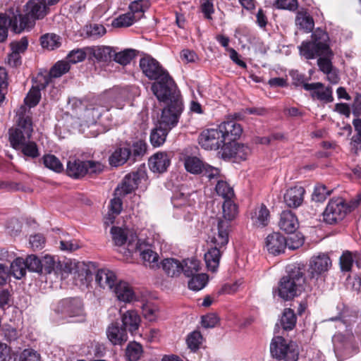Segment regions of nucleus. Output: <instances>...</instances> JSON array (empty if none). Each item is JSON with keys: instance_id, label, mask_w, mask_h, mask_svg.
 <instances>
[{"instance_id": "obj_25", "label": "nucleus", "mask_w": 361, "mask_h": 361, "mask_svg": "<svg viewBox=\"0 0 361 361\" xmlns=\"http://www.w3.org/2000/svg\"><path fill=\"white\" fill-rule=\"evenodd\" d=\"M122 326L130 333L138 329L140 323V317L135 310H128L122 315Z\"/></svg>"}, {"instance_id": "obj_27", "label": "nucleus", "mask_w": 361, "mask_h": 361, "mask_svg": "<svg viewBox=\"0 0 361 361\" xmlns=\"http://www.w3.org/2000/svg\"><path fill=\"white\" fill-rule=\"evenodd\" d=\"M136 251L140 252V256L143 260L145 266H149L151 268L157 267L159 255L150 247H147L146 248L142 249L141 245H140L136 247Z\"/></svg>"}, {"instance_id": "obj_47", "label": "nucleus", "mask_w": 361, "mask_h": 361, "mask_svg": "<svg viewBox=\"0 0 361 361\" xmlns=\"http://www.w3.org/2000/svg\"><path fill=\"white\" fill-rule=\"evenodd\" d=\"M41 98L40 88L39 86L32 87L27 97L25 98V103L30 107L36 106Z\"/></svg>"}, {"instance_id": "obj_10", "label": "nucleus", "mask_w": 361, "mask_h": 361, "mask_svg": "<svg viewBox=\"0 0 361 361\" xmlns=\"http://www.w3.org/2000/svg\"><path fill=\"white\" fill-rule=\"evenodd\" d=\"M198 143L207 150H217L224 143L223 134L219 128L203 130L198 137Z\"/></svg>"}, {"instance_id": "obj_19", "label": "nucleus", "mask_w": 361, "mask_h": 361, "mask_svg": "<svg viewBox=\"0 0 361 361\" xmlns=\"http://www.w3.org/2000/svg\"><path fill=\"white\" fill-rule=\"evenodd\" d=\"M171 163L170 157L166 152H157L149 159V167L154 173H161L166 171Z\"/></svg>"}, {"instance_id": "obj_2", "label": "nucleus", "mask_w": 361, "mask_h": 361, "mask_svg": "<svg viewBox=\"0 0 361 361\" xmlns=\"http://www.w3.org/2000/svg\"><path fill=\"white\" fill-rule=\"evenodd\" d=\"M18 117L16 127L11 128L8 132L10 143L13 148L21 149L25 156L36 158L39 155L37 146L29 141L33 131L31 113L21 106Z\"/></svg>"}, {"instance_id": "obj_36", "label": "nucleus", "mask_w": 361, "mask_h": 361, "mask_svg": "<svg viewBox=\"0 0 361 361\" xmlns=\"http://www.w3.org/2000/svg\"><path fill=\"white\" fill-rule=\"evenodd\" d=\"M181 267L184 275L186 277H190L200 271V263L199 260L195 258L186 259L181 262Z\"/></svg>"}, {"instance_id": "obj_56", "label": "nucleus", "mask_w": 361, "mask_h": 361, "mask_svg": "<svg viewBox=\"0 0 361 361\" xmlns=\"http://www.w3.org/2000/svg\"><path fill=\"white\" fill-rule=\"evenodd\" d=\"M42 264V274H51L55 269L56 262L54 257L51 256H45L42 260H41Z\"/></svg>"}, {"instance_id": "obj_15", "label": "nucleus", "mask_w": 361, "mask_h": 361, "mask_svg": "<svg viewBox=\"0 0 361 361\" xmlns=\"http://www.w3.org/2000/svg\"><path fill=\"white\" fill-rule=\"evenodd\" d=\"M265 244L269 252L274 255L283 252L288 245L287 239L278 232L269 234L266 238Z\"/></svg>"}, {"instance_id": "obj_4", "label": "nucleus", "mask_w": 361, "mask_h": 361, "mask_svg": "<svg viewBox=\"0 0 361 361\" xmlns=\"http://www.w3.org/2000/svg\"><path fill=\"white\" fill-rule=\"evenodd\" d=\"M59 0H29L25 6L24 15L14 16L11 21L13 23V32L20 33L25 29H30L37 20L44 18L49 12V6L57 4Z\"/></svg>"}, {"instance_id": "obj_59", "label": "nucleus", "mask_w": 361, "mask_h": 361, "mask_svg": "<svg viewBox=\"0 0 361 361\" xmlns=\"http://www.w3.org/2000/svg\"><path fill=\"white\" fill-rule=\"evenodd\" d=\"M236 145H238V142H235L233 141H229L228 143L224 142V143L221 147L223 157L226 158H235V149H237Z\"/></svg>"}, {"instance_id": "obj_43", "label": "nucleus", "mask_w": 361, "mask_h": 361, "mask_svg": "<svg viewBox=\"0 0 361 361\" xmlns=\"http://www.w3.org/2000/svg\"><path fill=\"white\" fill-rule=\"evenodd\" d=\"M60 37L56 34H46L41 37L42 47L53 50L61 45Z\"/></svg>"}, {"instance_id": "obj_18", "label": "nucleus", "mask_w": 361, "mask_h": 361, "mask_svg": "<svg viewBox=\"0 0 361 361\" xmlns=\"http://www.w3.org/2000/svg\"><path fill=\"white\" fill-rule=\"evenodd\" d=\"M218 128L223 134L224 142H226V140L235 141L240 137L243 133L241 126L233 120L224 121Z\"/></svg>"}, {"instance_id": "obj_34", "label": "nucleus", "mask_w": 361, "mask_h": 361, "mask_svg": "<svg viewBox=\"0 0 361 361\" xmlns=\"http://www.w3.org/2000/svg\"><path fill=\"white\" fill-rule=\"evenodd\" d=\"M149 6L150 3L149 0L134 1L129 5V12L133 13L137 20H138L143 16L144 13Z\"/></svg>"}, {"instance_id": "obj_61", "label": "nucleus", "mask_w": 361, "mask_h": 361, "mask_svg": "<svg viewBox=\"0 0 361 361\" xmlns=\"http://www.w3.org/2000/svg\"><path fill=\"white\" fill-rule=\"evenodd\" d=\"M1 335L7 341H16L18 337V333L14 327L4 326L1 329Z\"/></svg>"}, {"instance_id": "obj_16", "label": "nucleus", "mask_w": 361, "mask_h": 361, "mask_svg": "<svg viewBox=\"0 0 361 361\" xmlns=\"http://www.w3.org/2000/svg\"><path fill=\"white\" fill-rule=\"evenodd\" d=\"M305 190L302 186H294L286 190L283 195L284 202L290 208L300 207L304 200Z\"/></svg>"}, {"instance_id": "obj_21", "label": "nucleus", "mask_w": 361, "mask_h": 361, "mask_svg": "<svg viewBox=\"0 0 361 361\" xmlns=\"http://www.w3.org/2000/svg\"><path fill=\"white\" fill-rule=\"evenodd\" d=\"M298 219L291 211H283L281 214L279 226L286 233H293L298 228Z\"/></svg>"}, {"instance_id": "obj_30", "label": "nucleus", "mask_w": 361, "mask_h": 361, "mask_svg": "<svg viewBox=\"0 0 361 361\" xmlns=\"http://www.w3.org/2000/svg\"><path fill=\"white\" fill-rule=\"evenodd\" d=\"M88 49L98 61L108 62L113 59L114 49L110 47L102 46Z\"/></svg>"}, {"instance_id": "obj_51", "label": "nucleus", "mask_w": 361, "mask_h": 361, "mask_svg": "<svg viewBox=\"0 0 361 361\" xmlns=\"http://www.w3.org/2000/svg\"><path fill=\"white\" fill-rule=\"evenodd\" d=\"M26 268L33 272L40 273L42 271L41 260L35 255H29L25 259Z\"/></svg>"}, {"instance_id": "obj_62", "label": "nucleus", "mask_w": 361, "mask_h": 361, "mask_svg": "<svg viewBox=\"0 0 361 361\" xmlns=\"http://www.w3.org/2000/svg\"><path fill=\"white\" fill-rule=\"evenodd\" d=\"M274 6L279 9L294 11L298 8L297 0H276Z\"/></svg>"}, {"instance_id": "obj_20", "label": "nucleus", "mask_w": 361, "mask_h": 361, "mask_svg": "<svg viewBox=\"0 0 361 361\" xmlns=\"http://www.w3.org/2000/svg\"><path fill=\"white\" fill-rule=\"evenodd\" d=\"M106 335L113 345H122L128 340L126 330L118 322L112 323L107 328Z\"/></svg>"}, {"instance_id": "obj_64", "label": "nucleus", "mask_w": 361, "mask_h": 361, "mask_svg": "<svg viewBox=\"0 0 361 361\" xmlns=\"http://www.w3.org/2000/svg\"><path fill=\"white\" fill-rule=\"evenodd\" d=\"M85 166L90 175L99 174L104 169V166L100 162L92 160L85 161Z\"/></svg>"}, {"instance_id": "obj_17", "label": "nucleus", "mask_w": 361, "mask_h": 361, "mask_svg": "<svg viewBox=\"0 0 361 361\" xmlns=\"http://www.w3.org/2000/svg\"><path fill=\"white\" fill-rule=\"evenodd\" d=\"M140 180L138 172L131 173L126 176L122 184L114 191V196L124 197L131 193L137 187Z\"/></svg>"}, {"instance_id": "obj_22", "label": "nucleus", "mask_w": 361, "mask_h": 361, "mask_svg": "<svg viewBox=\"0 0 361 361\" xmlns=\"http://www.w3.org/2000/svg\"><path fill=\"white\" fill-rule=\"evenodd\" d=\"M66 174L75 179H80L87 174L85 161L77 159L68 161L66 170Z\"/></svg>"}, {"instance_id": "obj_38", "label": "nucleus", "mask_w": 361, "mask_h": 361, "mask_svg": "<svg viewBox=\"0 0 361 361\" xmlns=\"http://www.w3.org/2000/svg\"><path fill=\"white\" fill-rule=\"evenodd\" d=\"M190 277L191 279L188 281V287L195 291L202 289L208 282V276L206 274H198L197 272Z\"/></svg>"}, {"instance_id": "obj_26", "label": "nucleus", "mask_w": 361, "mask_h": 361, "mask_svg": "<svg viewBox=\"0 0 361 361\" xmlns=\"http://www.w3.org/2000/svg\"><path fill=\"white\" fill-rule=\"evenodd\" d=\"M224 249V247L214 245L204 254L207 266L212 271H214L219 267L220 257Z\"/></svg>"}, {"instance_id": "obj_55", "label": "nucleus", "mask_w": 361, "mask_h": 361, "mask_svg": "<svg viewBox=\"0 0 361 361\" xmlns=\"http://www.w3.org/2000/svg\"><path fill=\"white\" fill-rule=\"evenodd\" d=\"M202 335L200 331H195L190 334L187 338V343L188 347L192 350H196L199 348L202 342Z\"/></svg>"}, {"instance_id": "obj_44", "label": "nucleus", "mask_w": 361, "mask_h": 361, "mask_svg": "<svg viewBox=\"0 0 361 361\" xmlns=\"http://www.w3.org/2000/svg\"><path fill=\"white\" fill-rule=\"evenodd\" d=\"M137 19L132 13H126L119 16L112 22V25L116 27H128L133 25Z\"/></svg>"}, {"instance_id": "obj_52", "label": "nucleus", "mask_w": 361, "mask_h": 361, "mask_svg": "<svg viewBox=\"0 0 361 361\" xmlns=\"http://www.w3.org/2000/svg\"><path fill=\"white\" fill-rule=\"evenodd\" d=\"M106 28L100 24L93 23L86 26V33L89 37L98 38L106 33Z\"/></svg>"}, {"instance_id": "obj_50", "label": "nucleus", "mask_w": 361, "mask_h": 361, "mask_svg": "<svg viewBox=\"0 0 361 361\" xmlns=\"http://www.w3.org/2000/svg\"><path fill=\"white\" fill-rule=\"evenodd\" d=\"M334 53L332 51L331 55L318 56L317 65L319 66V70L324 73H329L333 68V65L331 62Z\"/></svg>"}, {"instance_id": "obj_11", "label": "nucleus", "mask_w": 361, "mask_h": 361, "mask_svg": "<svg viewBox=\"0 0 361 361\" xmlns=\"http://www.w3.org/2000/svg\"><path fill=\"white\" fill-rule=\"evenodd\" d=\"M56 311L70 317L79 316L83 312L82 303L78 298L63 299L59 302Z\"/></svg>"}, {"instance_id": "obj_46", "label": "nucleus", "mask_w": 361, "mask_h": 361, "mask_svg": "<svg viewBox=\"0 0 361 361\" xmlns=\"http://www.w3.org/2000/svg\"><path fill=\"white\" fill-rule=\"evenodd\" d=\"M70 70L69 63L64 61H58L50 70L49 76L59 78L68 72Z\"/></svg>"}, {"instance_id": "obj_41", "label": "nucleus", "mask_w": 361, "mask_h": 361, "mask_svg": "<svg viewBox=\"0 0 361 361\" xmlns=\"http://www.w3.org/2000/svg\"><path fill=\"white\" fill-rule=\"evenodd\" d=\"M43 163L47 168L56 173H60L63 170V164L60 160L53 154L44 155L43 157Z\"/></svg>"}, {"instance_id": "obj_13", "label": "nucleus", "mask_w": 361, "mask_h": 361, "mask_svg": "<svg viewBox=\"0 0 361 361\" xmlns=\"http://www.w3.org/2000/svg\"><path fill=\"white\" fill-rule=\"evenodd\" d=\"M231 224L226 221L218 220L216 228L213 231L211 243L215 246L225 248L228 243Z\"/></svg>"}, {"instance_id": "obj_63", "label": "nucleus", "mask_w": 361, "mask_h": 361, "mask_svg": "<svg viewBox=\"0 0 361 361\" xmlns=\"http://www.w3.org/2000/svg\"><path fill=\"white\" fill-rule=\"evenodd\" d=\"M121 196H115L110 201L109 209L113 215H118L123 209Z\"/></svg>"}, {"instance_id": "obj_35", "label": "nucleus", "mask_w": 361, "mask_h": 361, "mask_svg": "<svg viewBox=\"0 0 361 361\" xmlns=\"http://www.w3.org/2000/svg\"><path fill=\"white\" fill-rule=\"evenodd\" d=\"M25 261L20 257L16 258L10 266V274L16 279H21L26 274Z\"/></svg>"}, {"instance_id": "obj_12", "label": "nucleus", "mask_w": 361, "mask_h": 361, "mask_svg": "<svg viewBox=\"0 0 361 361\" xmlns=\"http://www.w3.org/2000/svg\"><path fill=\"white\" fill-rule=\"evenodd\" d=\"M331 267V260L326 254L313 257L310 263L308 273L311 278H315L327 271Z\"/></svg>"}, {"instance_id": "obj_6", "label": "nucleus", "mask_w": 361, "mask_h": 361, "mask_svg": "<svg viewBox=\"0 0 361 361\" xmlns=\"http://www.w3.org/2000/svg\"><path fill=\"white\" fill-rule=\"evenodd\" d=\"M329 42L328 33L321 28H317L312 32L310 40L302 42L299 47L300 53L306 59L331 55Z\"/></svg>"}, {"instance_id": "obj_29", "label": "nucleus", "mask_w": 361, "mask_h": 361, "mask_svg": "<svg viewBox=\"0 0 361 361\" xmlns=\"http://www.w3.org/2000/svg\"><path fill=\"white\" fill-rule=\"evenodd\" d=\"M296 321L297 317L294 311L290 308H286L276 326H280L285 331H290L295 326Z\"/></svg>"}, {"instance_id": "obj_7", "label": "nucleus", "mask_w": 361, "mask_h": 361, "mask_svg": "<svg viewBox=\"0 0 361 361\" xmlns=\"http://www.w3.org/2000/svg\"><path fill=\"white\" fill-rule=\"evenodd\" d=\"M147 152V144L143 140L134 142L132 146L129 143L115 149L109 157L111 166H118L128 162L134 164L141 159Z\"/></svg>"}, {"instance_id": "obj_1", "label": "nucleus", "mask_w": 361, "mask_h": 361, "mask_svg": "<svg viewBox=\"0 0 361 361\" xmlns=\"http://www.w3.org/2000/svg\"><path fill=\"white\" fill-rule=\"evenodd\" d=\"M140 67L145 76L149 80H155L151 89L159 101L182 99L174 80L159 61L147 56L140 59Z\"/></svg>"}, {"instance_id": "obj_58", "label": "nucleus", "mask_w": 361, "mask_h": 361, "mask_svg": "<svg viewBox=\"0 0 361 361\" xmlns=\"http://www.w3.org/2000/svg\"><path fill=\"white\" fill-rule=\"evenodd\" d=\"M200 8L204 18L212 20V15L214 13L213 0H200Z\"/></svg>"}, {"instance_id": "obj_49", "label": "nucleus", "mask_w": 361, "mask_h": 361, "mask_svg": "<svg viewBox=\"0 0 361 361\" xmlns=\"http://www.w3.org/2000/svg\"><path fill=\"white\" fill-rule=\"evenodd\" d=\"M111 233L116 245L121 246L127 241L128 236L126 231L119 227L113 226Z\"/></svg>"}, {"instance_id": "obj_45", "label": "nucleus", "mask_w": 361, "mask_h": 361, "mask_svg": "<svg viewBox=\"0 0 361 361\" xmlns=\"http://www.w3.org/2000/svg\"><path fill=\"white\" fill-rule=\"evenodd\" d=\"M13 19L14 16L9 18L6 14L0 13V42L7 38L8 26H11L13 30V23H11Z\"/></svg>"}, {"instance_id": "obj_32", "label": "nucleus", "mask_w": 361, "mask_h": 361, "mask_svg": "<svg viewBox=\"0 0 361 361\" xmlns=\"http://www.w3.org/2000/svg\"><path fill=\"white\" fill-rule=\"evenodd\" d=\"M77 271L75 276L76 283L80 281V285H86L92 280V272L90 267L85 263H78L77 265Z\"/></svg>"}, {"instance_id": "obj_31", "label": "nucleus", "mask_w": 361, "mask_h": 361, "mask_svg": "<svg viewBox=\"0 0 361 361\" xmlns=\"http://www.w3.org/2000/svg\"><path fill=\"white\" fill-rule=\"evenodd\" d=\"M223 216L219 218V221H226L228 224H232V221L235 219L238 214L237 205L231 200H224L222 205Z\"/></svg>"}, {"instance_id": "obj_5", "label": "nucleus", "mask_w": 361, "mask_h": 361, "mask_svg": "<svg viewBox=\"0 0 361 361\" xmlns=\"http://www.w3.org/2000/svg\"><path fill=\"white\" fill-rule=\"evenodd\" d=\"M304 267L290 264L286 267L287 274L283 276L279 284V295L285 300H290L300 292L305 282Z\"/></svg>"}, {"instance_id": "obj_39", "label": "nucleus", "mask_w": 361, "mask_h": 361, "mask_svg": "<svg viewBox=\"0 0 361 361\" xmlns=\"http://www.w3.org/2000/svg\"><path fill=\"white\" fill-rule=\"evenodd\" d=\"M142 353V346L137 342L129 343L126 350V355L129 361H137Z\"/></svg>"}, {"instance_id": "obj_40", "label": "nucleus", "mask_w": 361, "mask_h": 361, "mask_svg": "<svg viewBox=\"0 0 361 361\" xmlns=\"http://www.w3.org/2000/svg\"><path fill=\"white\" fill-rule=\"evenodd\" d=\"M135 56V50L134 49H125L118 53H116L114 50L113 60L121 65L125 66L130 63Z\"/></svg>"}, {"instance_id": "obj_33", "label": "nucleus", "mask_w": 361, "mask_h": 361, "mask_svg": "<svg viewBox=\"0 0 361 361\" xmlns=\"http://www.w3.org/2000/svg\"><path fill=\"white\" fill-rule=\"evenodd\" d=\"M205 164L197 157H187L184 161L186 171L192 174L202 173Z\"/></svg>"}, {"instance_id": "obj_14", "label": "nucleus", "mask_w": 361, "mask_h": 361, "mask_svg": "<svg viewBox=\"0 0 361 361\" xmlns=\"http://www.w3.org/2000/svg\"><path fill=\"white\" fill-rule=\"evenodd\" d=\"M303 87L305 90L312 91L311 97L314 99L316 98L326 103L334 101L331 87H327L324 88L322 82L304 83Z\"/></svg>"}, {"instance_id": "obj_8", "label": "nucleus", "mask_w": 361, "mask_h": 361, "mask_svg": "<svg viewBox=\"0 0 361 361\" xmlns=\"http://www.w3.org/2000/svg\"><path fill=\"white\" fill-rule=\"evenodd\" d=\"M270 352L273 357L279 360L297 361L298 360V345L280 336L273 338L270 344Z\"/></svg>"}, {"instance_id": "obj_57", "label": "nucleus", "mask_w": 361, "mask_h": 361, "mask_svg": "<svg viewBox=\"0 0 361 361\" xmlns=\"http://www.w3.org/2000/svg\"><path fill=\"white\" fill-rule=\"evenodd\" d=\"M86 58V53L82 49L72 50L67 56L68 63H76L82 61Z\"/></svg>"}, {"instance_id": "obj_54", "label": "nucleus", "mask_w": 361, "mask_h": 361, "mask_svg": "<svg viewBox=\"0 0 361 361\" xmlns=\"http://www.w3.org/2000/svg\"><path fill=\"white\" fill-rule=\"evenodd\" d=\"M269 221V211L265 205L262 204L257 214V224L259 226H265Z\"/></svg>"}, {"instance_id": "obj_37", "label": "nucleus", "mask_w": 361, "mask_h": 361, "mask_svg": "<svg viewBox=\"0 0 361 361\" xmlns=\"http://www.w3.org/2000/svg\"><path fill=\"white\" fill-rule=\"evenodd\" d=\"M296 25L307 32L312 31L314 23L312 16L307 13L299 12L295 19Z\"/></svg>"}, {"instance_id": "obj_28", "label": "nucleus", "mask_w": 361, "mask_h": 361, "mask_svg": "<svg viewBox=\"0 0 361 361\" xmlns=\"http://www.w3.org/2000/svg\"><path fill=\"white\" fill-rule=\"evenodd\" d=\"M161 267L164 272L171 277L179 276L183 270L181 262L174 258L164 259L161 262Z\"/></svg>"}, {"instance_id": "obj_60", "label": "nucleus", "mask_w": 361, "mask_h": 361, "mask_svg": "<svg viewBox=\"0 0 361 361\" xmlns=\"http://www.w3.org/2000/svg\"><path fill=\"white\" fill-rule=\"evenodd\" d=\"M20 361H41V356L33 349H25L20 355Z\"/></svg>"}, {"instance_id": "obj_3", "label": "nucleus", "mask_w": 361, "mask_h": 361, "mask_svg": "<svg viewBox=\"0 0 361 361\" xmlns=\"http://www.w3.org/2000/svg\"><path fill=\"white\" fill-rule=\"evenodd\" d=\"M164 102L166 106L162 110L158 124L150 134V142L154 147H159L164 143L169 132L177 125L183 110L182 99Z\"/></svg>"}, {"instance_id": "obj_53", "label": "nucleus", "mask_w": 361, "mask_h": 361, "mask_svg": "<svg viewBox=\"0 0 361 361\" xmlns=\"http://www.w3.org/2000/svg\"><path fill=\"white\" fill-rule=\"evenodd\" d=\"M354 260L355 261V258L352 256L351 252L348 251L344 252L340 258L341 270L344 271H350Z\"/></svg>"}, {"instance_id": "obj_23", "label": "nucleus", "mask_w": 361, "mask_h": 361, "mask_svg": "<svg viewBox=\"0 0 361 361\" xmlns=\"http://www.w3.org/2000/svg\"><path fill=\"white\" fill-rule=\"evenodd\" d=\"M96 281L103 288L113 289L116 283V276L114 272L107 269H100L95 277Z\"/></svg>"}, {"instance_id": "obj_42", "label": "nucleus", "mask_w": 361, "mask_h": 361, "mask_svg": "<svg viewBox=\"0 0 361 361\" xmlns=\"http://www.w3.org/2000/svg\"><path fill=\"white\" fill-rule=\"evenodd\" d=\"M215 190L216 193L219 196H221L224 200H231L234 196L233 188H231L226 181L218 180Z\"/></svg>"}, {"instance_id": "obj_24", "label": "nucleus", "mask_w": 361, "mask_h": 361, "mask_svg": "<svg viewBox=\"0 0 361 361\" xmlns=\"http://www.w3.org/2000/svg\"><path fill=\"white\" fill-rule=\"evenodd\" d=\"M114 292L120 301L125 302H131L135 297L131 286L124 281L116 283L114 287Z\"/></svg>"}, {"instance_id": "obj_48", "label": "nucleus", "mask_w": 361, "mask_h": 361, "mask_svg": "<svg viewBox=\"0 0 361 361\" xmlns=\"http://www.w3.org/2000/svg\"><path fill=\"white\" fill-rule=\"evenodd\" d=\"M330 194L331 190H327L324 185L317 184L314 187V190L312 195V199L315 202H323L326 200L327 196L330 195Z\"/></svg>"}, {"instance_id": "obj_9", "label": "nucleus", "mask_w": 361, "mask_h": 361, "mask_svg": "<svg viewBox=\"0 0 361 361\" xmlns=\"http://www.w3.org/2000/svg\"><path fill=\"white\" fill-rule=\"evenodd\" d=\"M360 199L348 206L343 198L331 199L323 212V220L329 224H336L343 219L345 215L357 206Z\"/></svg>"}]
</instances>
